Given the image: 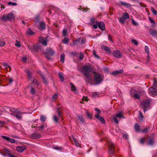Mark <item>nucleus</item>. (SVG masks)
<instances>
[{"mask_svg":"<svg viewBox=\"0 0 157 157\" xmlns=\"http://www.w3.org/2000/svg\"><path fill=\"white\" fill-rule=\"evenodd\" d=\"M65 59V55L64 53H63L60 56V60L62 63H63Z\"/></svg>","mask_w":157,"mask_h":157,"instance_id":"2f4dec72","label":"nucleus"},{"mask_svg":"<svg viewBox=\"0 0 157 157\" xmlns=\"http://www.w3.org/2000/svg\"><path fill=\"white\" fill-rule=\"evenodd\" d=\"M25 71L27 74L29 79L32 83L31 86L30 92L32 94H34L36 91L35 88L37 87L39 84L35 78L32 77V73L30 71L28 70H26Z\"/></svg>","mask_w":157,"mask_h":157,"instance_id":"f03ea898","label":"nucleus"},{"mask_svg":"<svg viewBox=\"0 0 157 157\" xmlns=\"http://www.w3.org/2000/svg\"><path fill=\"white\" fill-rule=\"evenodd\" d=\"M84 57V55L82 52H80L79 53V58L80 59H82Z\"/></svg>","mask_w":157,"mask_h":157,"instance_id":"ea45409f","label":"nucleus"},{"mask_svg":"<svg viewBox=\"0 0 157 157\" xmlns=\"http://www.w3.org/2000/svg\"><path fill=\"white\" fill-rule=\"evenodd\" d=\"M8 5H12L13 6H16L17 5V3L15 2H8Z\"/></svg>","mask_w":157,"mask_h":157,"instance_id":"79ce46f5","label":"nucleus"},{"mask_svg":"<svg viewBox=\"0 0 157 157\" xmlns=\"http://www.w3.org/2000/svg\"><path fill=\"white\" fill-rule=\"evenodd\" d=\"M5 42L4 41H0V47H2L5 45Z\"/></svg>","mask_w":157,"mask_h":157,"instance_id":"8fccbe9b","label":"nucleus"},{"mask_svg":"<svg viewBox=\"0 0 157 157\" xmlns=\"http://www.w3.org/2000/svg\"><path fill=\"white\" fill-rule=\"evenodd\" d=\"M150 34L153 37H156L157 38V30L151 29L150 31Z\"/></svg>","mask_w":157,"mask_h":157,"instance_id":"f3484780","label":"nucleus"},{"mask_svg":"<svg viewBox=\"0 0 157 157\" xmlns=\"http://www.w3.org/2000/svg\"><path fill=\"white\" fill-rule=\"evenodd\" d=\"M57 112L59 117H61L62 116V113L59 111V109H58Z\"/></svg>","mask_w":157,"mask_h":157,"instance_id":"13d9d810","label":"nucleus"},{"mask_svg":"<svg viewBox=\"0 0 157 157\" xmlns=\"http://www.w3.org/2000/svg\"><path fill=\"white\" fill-rule=\"evenodd\" d=\"M93 54L94 55V56L96 58H100V57L96 54V52L94 50V51L93 52Z\"/></svg>","mask_w":157,"mask_h":157,"instance_id":"603ef678","label":"nucleus"},{"mask_svg":"<svg viewBox=\"0 0 157 157\" xmlns=\"http://www.w3.org/2000/svg\"><path fill=\"white\" fill-rule=\"evenodd\" d=\"M141 94V91L139 90H137L132 89L130 92V96L137 99L140 98Z\"/></svg>","mask_w":157,"mask_h":157,"instance_id":"39448f33","label":"nucleus"},{"mask_svg":"<svg viewBox=\"0 0 157 157\" xmlns=\"http://www.w3.org/2000/svg\"><path fill=\"white\" fill-rule=\"evenodd\" d=\"M26 148V146L24 145L21 144L20 143V152H22Z\"/></svg>","mask_w":157,"mask_h":157,"instance_id":"cd10ccee","label":"nucleus"},{"mask_svg":"<svg viewBox=\"0 0 157 157\" xmlns=\"http://www.w3.org/2000/svg\"><path fill=\"white\" fill-rule=\"evenodd\" d=\"M129 18V16L128 13H124L122 17L120 18L119 21L121 23L124 24L125 21Z\"/></svg>","mask_w":157,"mask_h":157,"instance_id":"1a4fd4ad","label":"nucleus"},{"mask_svg":"<svg viewBox=\"0 0 157 157\" xmlns=\"http://www.w3.org/2000/svg\"><path fill=\"white\" fill-rule=\"evenodd\" d=\"M22 60L24 62H25L27 60V57L26 56H24L22 58Z\"/></svg>","mask_w":157,"mask_h":157,"instance_id":"052dcab7","label":"nucleus"},{"mask_svg":"<svg viewBox=\"0 0 157 157\" xmlns=\"http://www.w3.org/2000/svg\"><path fill=\"white\" fill-rule=\"evenodd\" d=\"M55 53L54 51L51 48H48L46 49V52L45 53V56L48 58L49 57L47 56V54L51 55H53Z\"/></svg>","mask_w":157,"mask_h":157,"instance_id":"f8f14e48","label":"nucleus"},{"mask_svg":"<svg viewBox=\"0 0 157 157\" xmlns=\"http://www.w3.org/2000/svg\"><path fill=\"white\" fill-rule=\"evenodd\" d=\"M149 91L152 95H156L157 94V90L153 87H150L149 89Z\"/></svg>","mask_w":157,"mask_h":157,"instance_id":"dca6fc26","label":"nucleus"},{"mask_svg":"<svg viewBox=\"0 0 157 157\" xmlns=\"http://www.w3.org/2000/svg\"><path fill=\"white\" fill-rule=\"evenodd\" d=\"M47 37H44L42 36H40L39 37L38 44L36 46H28V48L32 52H35L38 49H41L42 48V46L40 45V44H42L44 46H46L47 44V41L48 40H47Z\"/></svg>","mask_w":157,"mask_h":157,"instance_id":"f257e3e1","label":"nucleus"},{"mask_svg":"<svg viewBox=\"0 0 157 157\" xmlns=\"http://www.w3.org/2000/svg\"><path fill=\"white\" fill-rule=\"evenodd\" d=\"M154 143V141L152 139H150L149 140V141L148 142V144L150 145H152Z\"/></svg>","mask_w":157,"mask_h":157,"instance_id":"de8ad7c7","label":"nucleus"},{"mask_svg":"<svg viewBox=\"0 0 157 157\" xmlns=\"http://www.w3.org/2000/svg\"><path fill=\"white\" fill-rule=\"evenodd\" d=\"M78 117L81 122L83 123L84 122V119L82 116H78Z\"/></svg>","mask_w":157,"mask_h":157,"instance_id":"a19ab883","label":"nucleus"},{"mask_svg":"<svg viewBox=\"0 0 157 157\" xmlns=\"http://www.w3.org/2000/svg\"><path fill=\"white\" fill-rule=\"evenodd\" d=\"M59 77L61 81L63 82L64 80V78L62 72H59Z\"/></svg>","mask_w":157,"mask_h":157,"instance_id":"c85d7f7f","label":"nucleus"},{"mask_svg":"<svg viewBox=\"0 0 157 157\" xmlns=\"http://www.w3.org/2000/svg\"><path fill=\"white\" fill-rule=\"evenodd\" d=\"M120 3L122 6H125L127 8H129L131 5L129 3H127L125 2H123L122 1H121L120 2Z\"/></svg>","mask_w":157,"mask_h":157,"instance_id":"4be33fe9","label":"nucleus"},{"mask_svg":"<svg viewBox=\"0 0 157 157\" xmlns=\"http://www.w3.org/2000/svg\"><path fill=\"white\" fill-rule=\"evenodd\" d=\"M40 121H41L44 122L46 120V117L43 115H41L40 116Z\"/></svg>","mask_w":157,"mask_h":157,"instance_id":"f704fd0d","label":"nucleus"},{"mask_svg":"<svg viewBox=\"0 0 157 157\" xmlns=\"http://www.w3.org/2000/svg\"><path fill=\"white\" fill-rule=\"evenodd\" d=\"M132 24L134 25H138L137 23L133 19H132Z\"/></svg>","mask_w":157,"mask_h":157,"instance_id":"6e6d98bb","label":"nucleus"},{"mask_svg":"<svg viewBox=\"0 0 157 157\" xmlns=\"http://www.w3.org/2000/svg\"><path fill=\"white\" fill-rule=\"evenodd\" d=\"M7 15L8 20L13 19L15 17L14 15L12 12L9 13Z\"/></svg>","mask_w":157,"mask_h":157,"instance_id":"b1692460","label":"nucleus"},{"mask_svg":"<svg viewBox=\"0 0 157 157\" xmlns=\"http://www.w3.org/2000/svg\"><path fill=\"white\" fill-rule=\"evenodd\" d=\"M73 139L74 142L75 144L76 145L78 146L79 145L78 142V141L77 140H76L75 139V138H73Z\"/></svg>","mask_w":157,"mask_h":157,"instance_id":"09e8293b","label":"nucleus"},{"mask_svg":"<svg viewBox=\"0 0 157 157\" xmlns=\"http://www.w3.org/2000/svg\"><path fill=\"white\" fill-rule=\"evenodd\" d=\"M108 145L109 147V151L110 154H113L114 151L113 144L111 141L109 140Z\"/></svg>","mask_w":157,"mask_h":157,"instance_id":"9b49d317","label":"nucleus"},{"mask_svg":"<svg viewBox=\"0 0 157 157\" xmlns=\"http://www.w3.org/2000/svg\"><path fill=\"white\" fill-rule=\"evenodd\" d=\"M148 19H149V21L152 23H154V24L155 23V20L153 18H151L150 17H149Z\"/></svg>","mask_w":157,"mask_h":157,"instance_id":"49530a36","label":"nucleus"},{"mask_svg":"<svg viewBox=\"0 0 157 157\" xmlns=\"http://www.w3.org/2000/svg\"><path fill=\"white\" fill-rule=\"evenodd\" d=\"M156 84H157V80L156 79H154V80L153 85L155 86Z\"/></svg>","mask_w":157,"mask_h":157,"instance_id":"774afa93","label":"nucleus"},{"mask_svg":"<svg viewBox=\"0 0 157 157\" xmlns=\"http://www.w3.org/2000/svg\"><path fill=\"white\" fill-rule=\"evenodd\" d=\"M58 97V94L57 93H55L54 95L52 96L51 98V100L52 101H55L56 99Z\"/></svg>","mask_w":157,"mask_h":157,"instance_id":"7c9ffc66","label":"nucleus"},{"mask_svg":"<svg viewBox=\"0 0 157 157\" xmlns=\"http://www.w3.org/2000/svg\"><path fill=\"white\" fill-rule=\"evenodd\" d=\"M135 130L137 131H140V127L139 125L138 124H136L135 125Z\"/></svg>","mask_w":157,"mask_h":157,"instance_id":"72a5a7b5","label":"nucleus"},{"mask_svg":"<svg viewBox=\"0 0 157 157\" xmlns=\"http://www.w3.org/2000/svg\"><path fill=\"white\" fill-rule=\"evenodd\" d=\"M4 110L8 113L11 114L14 116V118L17 119H20V111L19 109H16L8 107H5Z\"/></svg>","mask_w":157,"mask_h":157,"instance_id":"20e7f679","label":"nucleus"},{"mask_svg":"<svg viewBox=\"0 0 157 157\" xmlns=\"http://www.w3.org/2000/svg\"><path fill=\"white\" fill-rule=\"evenodd\" d=\"M145 140V138H142L140 139V142L141 143L143 144L144 143Z\"/></svg>","mask_w":157,"mask_h":157,"instance_id":"4d7b16f0","label":"nucleus"},{"mask_svg":"<svg viewBox=\"0 0 157 157\" xmlns=\"http://www.w3.org/2000/svg\"><path fill=\"white\" fill-rule=\"evenodd\" d=\"M113 54L114 57L118 58H121L122 55V53L117 50H114L113 52Z\"/></svg>","mask_w":157,"mask_h":157,"instance_id":"9d476101","label":"nucleus"},{"mask_svg":"<svg viewBox=\"0 0 157 157\" xmlns=\"http://www.w3.org/2000/svg\"><path fill=\"white\" fill-rule=\"evenodd\" d=\"M17 43L15 44V45L18 47H20V42L19 41H17Z\"/></svg>","mask_w":157,"mask_h":157,"instance_id":"0e129e2a","label":"nucleus"},{"mask_svg":"<svg viewBox=\"0 0 157 157\" xmlns=\"http://www.w3.org/2000/svg\"><path fill=\"white\" fill-rule=\"evenodd\" d=\"M53 119L54 121L56 123H58V119L56 115H54L53 117Z\"/></svg>","mask_w":157,"mask_h":157,"instance_id":"37998d69","label":"nucleus"},{"mask_svg":"<svg viewBox=\"0 0 157 157\" xmlns=\"http://www.w3.org/2000/svg\"><path fill=\"white\" fill-rule=\"evenodd\" d=\"M5 123V122L4 121H0V127H2Z\"/></svg>","mask_w":157,"mask_h":157,"instance_id":"864d4df0","label":"nucleus"},{"mask_svg":"<svg viewBox=\"0 0 157 157\" xmlns=\"http://www.w3.org/2000/svg\"><path fill=\"white\" fill-rule=\"evenodd\" d=\"M94 82L97 83H99L101 82L102 80V77L101 75L98 73L94 72Z\"/></svg>","mask_w":157,"mask_h":157,"instance_id":"0eeeda50","label":"nucleus"},{"mask_svg":"<svg viewBox=\"0 0 157 157\" xmlns=\"http://www.w3.org/2000/svg\"><path fill=\"white\" fill-rule=\"evenodd\" d=\"M6 154L10 156V157H17L9 153H7Z\"/></svg>","mask_w":157,"mask_h":157,"instance_id":"680f3d73","label":"nucleus"},{"mask_svg":"<svg viewBox=\"0 0 157 157\" xmlns=\"http://www.w3.org/2000/svg\"><path fill=\"white\" fill-rule=\"evenodd\" d=\"M123 72L122 70H119L113 72L111 73L112 75H117L122 73Z\"/></svg>","mask_w":157,"mask_h":157,"instance_id":"5701e85b","label":"nucleus"},{"mask_svg":"<svg viewBox=\"0 0 157 157\" xmlns=\"http://www.w3.org/2000/svg\"><path fill=\"white\" fill-rule=\"evenodd\" d=\"M86 113L88 118L91 119L92 118V115L90 114L88 111L87 110L86 111Z\"/></svg>","mask_w":157,"mask_h":157,"instance_id":"c9c22d12","label":"nucleus"},{"mask_svg":"<svg viewBox=\"0 0 157 157\" xmlns=\"http://www.w3.org/2000/svg\"><path fill=\"white\" fill-rule=\"evenodd\" d=\"M144 49L145 52L148 54L149 53V48L147 46H145L144 47Z\"/></svg>","mask_w":157,"mask_h":157,"instance_id":"a18cd8bd","label":"nucleus"},{"mask_svg":"<svg viewBox=\"0 0 157 157\" xmlns=\"http://www.w3.org/2000/svg\"><path fill=\"white\" fill-rule=\"evenodd\" d=\"M30 137L32 139H37L40 138L41 136L40 134L34 132L33 134L31 135Z\"/></svg>","mask_w":157,"mask_h":157,"instance_id":"ddd939ff","label":"nucleus"},{"mask_svg":"<svg viewBox=\"0 0 157 157\" xmlns=\"http://www.w3.org/2000/svg\"><path fill=\"white\" fill-rule=\"evenodd\" d=\"M38 73L41 76V78H42V80L44 83L45 84H47V82L46 80L45 79V78L44 75H43V74H42L41 71H38Z\"/></svg>","mask_w":157,"mask_h":157,"instance_id":"a878e982","label":"nucleus"},{"mask_svg":"<svg viewBox=\"0 0 157 157\" xmlns=\"http://www.w3.org/2000/svg\"><path fill=\"white\" fill-rule=\"evenodd\" d=\"M151 10L152 12L155 15H157V12L156 11V10L153 7H151Z\"/></svg>","mask_w":157,"mask_h":157,"instance_id":"58836bf2","label":"nucleus"},{"mask_svg":"<svg viewBox=\"0 0 157 157\" xmlns=\"http://www.w3.org/2000/svg\"><path fill=\"white\" fill-rule=\"evenodd\" d=\"M96 23L98 24V26L102 30H104L105 28V24L103 22H100L99 23L98 21H96Z\"/></svg>","mask_w":157,"mask_h":157,"instance_id":"2eb2a0df","label":"nucleus"},{"mask_svg":"<svg viewBox=\"0 0 157 157\" xmlns=\"http://www.w3.org/2000/svg\"><path fill=\"white\" fill-rule=\"evenodd\" d=\"M91 71V69L90 66L86 65L84 66L82 69V72L86 77V80L90 82H91L92 79L89 74V72Z\"/></svg>","mask_w":157,"mask_h":157,"instance_id":"7ed1b4c3","label":"nucleus"},{"mask_svg":"<svg viewBox=\"0 0 157 157\" xmlns=\"http://www.w3.org/2000/svg\"><path fill=\"white\" fill-rule=\"evenodd\" d=\"M68 40V39L65 38L63 39V41L64 44H66Z\"/></svg>","mask_w":157,"mask_h":157,"instance_id":"5fc2aeb1","label":"nucleus"},{"mask_svg":"<svg viewBox=\"0 0 157 157\" xmlns=\"http://www.w3.org/2000/svg\"><path fill=\"white\" fill-rule=\"evenodd\" d=\"M98 26V24H97L96 23V24H94V25H93V27L95 29H96L97 28Z\"/></svg>","mask_w":157,"mask_h":157,"instance_id":"69168bd1","label":"nucleus"},{"mask_svg":"<svg viewBox=\"0 0 157 157\" xmlns=\"http://www.w3.org/2000/svg\"><path fill=\"white\" fill-rule=\"evenodd\" d=\"M100 93L98 92H94L92 93L91 97L93 98L98 97L99 96Z\"/></svg>","mask_w":157,"mask_h":157,"instance_id":"393cba45","label":"nucleus"},{"mask_svg":"<svg viewBox=\"0 0 157 157\" xmlns=\"http://www.w3.org/2000/svg\"><path fill=\"white\" fill-rule=\"evenodd\" d=\"M147 131V129L146 128L143 130L141 131V132H145Z\"/></svg>","mask_w":157,"mask_h":157,"instance_id":"bf43d9fd","label":"nucleus"},{"mask_svg":"<svg viewBox=\"0 0 157 157\" xmlns=\"http://www.w3.org/2000/svg\"><path fill=\"white\" fill-rule=\"evenodd\" d=\"M101 48L102 50L107 51L109 52L110 51V48L105 45H102L101 46Z\"/></svg>","mask_w":157,"mask_h":157,"instance_id":"c756f323","label":"nucleus"},{"mask_svg":"<svg viewBox=\"0 0 157 157\" xmlns=\"http://www.w3.org/2000/svg\"><path fill=\"white\" fill-rule=\"evenodd\" d=\"M1 137L4 140H5L9 142H10L11 143H13L16 142V140L12 139L6 136H2Z\"/></svg>","mask_w":157,"mask_h":157,"instance_id":"4468645a","label":"nucleus"},{"mask_svg":"<svg viewBox=\"0 0 157 157\" xmlns=\"http://www.w3.org/2000/svg\"><path fill=\"white\" fill-rule=\"evenodd\" d=\"M45 24L44 22H40L39 23V28L40 30H43L45 29Z\"/></svg>","mask_w":157,"mask_h":157,"instance_id":"a211bd4d","label":"nucleus"},{"mask_svg":"<svg viewBox=\"0 0 157 157\" xmlns=\"http://www.w3.org/2000/svg\"><path fill=\"white\" fill-rule=\"evenodd\" d=\"M1 19L3 21H6L8 20L7 15H3Z\"/></svg>","mask_w":157,"mask_h":157,"instance_id":"4c0bfd02","label":"nucleus"},{"mask_svg":"<svg viewBox=\"0 0 157 157\" xmlns=\"http://www.w3.org/2000/svg\"><path fill=\"white\" fill-rule=\"evenodd\" d=\"M121 118H124L125 117L123 116V113L122 112H120L117 113L115 115L113 116V121L116 124L118 122V119H120Z\"/></svg>","mask_w":157,"mask_h":157,"instance_id":"423d86ee","label":"nucleus"},{"mask_svg":"<svg viewBox=\"0 0 157 157\" xmlns=\"http://www.w3.org/2000/svg\"><path fill=\"white\" fill-rule=\"evenodd\" d=\"M139 114L138 116L139 119L141 122H143L144 120V117L141 111H139Z\"/></svg>","mask_w":157,"mask_h":157,"instance_id":"412c9836","label":"nucleus"},{"mask_svg":"<svg viewBox=\"0 0 157 157\" xmlns=\"http://www.w3.org/2000/svg\"><path fill=\"white\" fill-rule=\"evenodd\" d=\"M2 65L3 66L6 67V68L7 67H8L9 69V71H10L11 70V68L9 66V64L7 63H2Z\"/></svg>","mask_w":157,"mask_h":157,"instance_id":"e433bc0d","label":"nucleus"},{"mask_svg":"<svg viewBox=\"0 0 157 157\" xmlns=\"http://www.w3.org/2000/svg\"><path fill=\"white\" fill-rule=\"evenodd\" d=\"M26 33L28 34L29 35H32L33 34V33L31 29L30 28L28 29Z\"/></svg>","mask_w":157,"mask_h":157,"instance_id":"473e14b6","label":"nucleus"},{"mask_svg":"<svg viewBox=\"0 0 157 157\" xmlns=\"http://www.w3.org/2000/svg\"><path fill=\"white\" fill-rule=\"evenodd\" d=\"M95 110L97 111L98 113L97 114L98 115L100 114V111L98 109L96 108L95 109Z\"/></svg>","mask_w":157,"mask_h":157,"instance_id":"e2e57ef3","label":"nucleus"},{"mask_svg":"<svg viewBox=\"0 0 157 157\" xmlns=\"http://www.w3.org/2000/svg\"><path fill=\"white\" fill-rule=\"evenodd\" d=\"M132 42L134 44L136 45H137L138 44L137 41L135 40L132 39L131 40Z\"/></svg>","mask_w":157,"mask_h":157,"instance_id":"c03bdc74","label":"nucleus"},{"mask_svg":"<svg viewBox=\"0 0 157 157\" xmlns=\"http://www.w3.org/2000/svg\"><path fill=\"white\" fill-rule=\"evenodd\" d=\"M95 117L99 120L101 123H104L105 122V121L104 119L99 115L98 114H96L95 115Z\"/></svg>","mask_w":157,"mask_h":157,"instance_id":"aec40b11","label":"nucleus"},{"mask_svg":"<svg viewBox=\"0 0 157 157\" xmlns=\"http://www.w3.org/2000/svg\"><path fill=\"white\" fill-rule=\"evenodd\" d=\"M63 35L65 36H66L67 33V30L66 29H64L63 31Z\"/></svg>","mask_w":157,"mask_h":157,"instance_id":"3c124183","label":"nucleus"},{"mask_svg":"<svg viewBox=\"0 0 157 157\" xmlns=\"http://www.w3.org/2000/svg\"><path fill=\"white\" fill-rule=\"evenodd\" d=\"M128 135L127 134H124L123 136V138L124 139H127L128 138Z\"/></svg>","mask_w":157,"mask_h":157,"instance_id":"338daca9","label":"nucleus"},{"mask_svg":"<svg viewBox=\"0 0 157 157\" xmlns=\"http://www.w3.org/2000/svg\"><path fill=\"white\" fill-rule=\"evenodd\" d=\"M70 84L71 86V90L75 93H78V90L75 86L71 82L70 83Z\"/></svg>","mask_w":157,"mask_h":157,"instance_id":"6ab92c4d","label":"nucleus"},{"mask_svg":"<svg viewBox=\"0 0 157 157\" xmlns=\"http://www.w3.org/2000/svg\"><path fill=\"white\" fill-rule=\"evenodd\" d=\"M47 127V125L46 123H44L40 126L38 127L40 130H44Z\"/></svg>","mask_w":157,"mask_h":157,"instance_id":"bb28decb","label":"nucleus"},{"mask_svg":"<svg viewBox=\"0 0 157 157\" xmlns=\"http://www.w3.org/2000/svg\"><path fill=\"white\" fill-rule=\"evenodd\" d=\"M150 102L149 100H146L141 104V106L144 109V113H145L147 109H149Z\"/></svg>","mask_w":157,"mask_h":157,"instance_id":"6e6552de","label":"nucleus"}]
</instances>
